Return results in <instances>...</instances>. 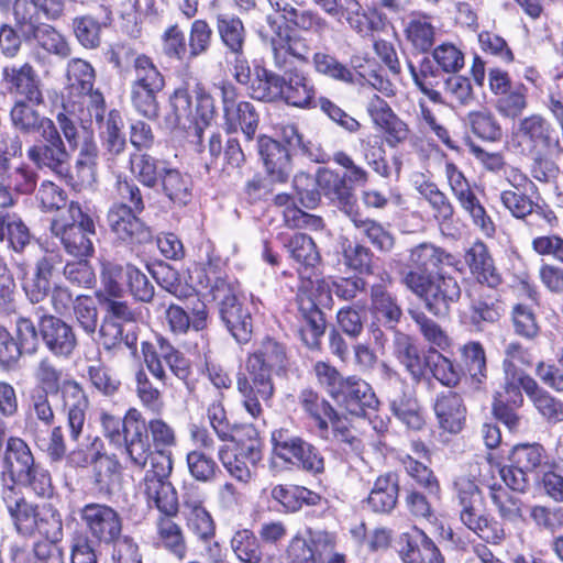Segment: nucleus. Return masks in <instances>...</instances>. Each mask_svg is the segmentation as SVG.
I'll list each match as a JSON object with an SVG mask.
<instances>
[{"label":"nucleus","instance_id":"nucleus-1","mask_svg":"<svg viewBox=\"0 0 563 563\" xmlns=\"http://www.w3.org/2000/svg\"><path fill=\"white\" fill-rule=\"evenodd\" d=\"M460 261L446 250L422 242L408 250L398 274L399 283L438 318L448 317L462 295L457 279L446 268L459 269Z\"/></svg>","mask_w":563,"mask_h":563},{"label":"nucleus","instance_id":"nucleus-2","mask_svg":"<svg viewBox=\"0 0 563 563\" xmlns=\"http://www.w3.org/2000/svg\"><path fill=\"white\" fill-rule=\"evenodd\" d=\"M34 104L16 101L11 111L12 125L24 134L37 132L40 139L26 151V157L38 169H47L60 178L69 175L70 154L59 136V123L40 114Z\"/></svg>","mask_w":563,"mask_h":563},{"label":"nucleus","instance_id":"nucleus-3","mask_svg":"<svg viewBox=\"0 0 563 563\" xmlns=\"http://www.w3.org/2000/svg\"><path fill=\"white\" fill-rule=\"evenodd\" d=\"M285 346L272 338L262 341L260 347L250 354L245 362V374H239L236 388L242 396L244 409L253 417L263 413V404H268L274 395L272 372L284 368Z\"/></svg>","mask_w":563,"mask_h":563},{"label":"nucleus","instance_id":"nucleus-4","mask_svg":"<svg viewBox=\"0 0 563 563\" xmlns=\"http://www.w3.org/2000/svg\"><path fill=\"white\" fill-rule=\"evenodd\" d=\"M35 377L43 385L44 388L42 390L47 393L60 390L69 435L73 441H77L82 433L89 408V398L86 391L74 379L64 380L60 385L62 372L48 357L40 361L35 371Z\"/></svg>","mask_w":563,"mask_h":563},{"label":"nucleus","instance_id":"nucleus-5","mask_svg":"<svg viewBox=\"0 0 563 563\" xmlns=\"http://www.w3.org/2000/svg\"><path fill=\"white\" fill-rule=\"evenodd\" d=\"M56 120L59 123V136L70 156L78 151L75 162L78 177L81 183L91 185L97 180L99 162V147L93 131L73 112L60 111L56 114Z\"/></svg>","mask_w":563,"mask_h":563},{"label":"nucleus","instance_id":"nucleus-6","mask_svg":"<svg viewBox=\"0 0 563 563\" xmlns=\"http://www.w3.org/2000/svg\"><path fill=\"white\" fill-rule=\"evenodd\" d=\"M454 494L460 506V519L481 539L499 543L506 533L499 522L482 510L483 497L474 477L462 474L454 481Z\"/></svg>","mask_w":563,"mask_h":563},{"label":"nucleus","instance_id":"nucleus-7","mask_svg":"<svg viewBox=\"0 0 563 563\" xmlns=\"http://www.w3.org/2000/svg\"><path fill=\"white\" fill-rule=\"evenodd\" d=\"M68 218H57L51 222V233L57 238L65 251L75 257H87L93 253L92 238L96 236L95 222L85 213L79 203L71 201L67 209Z\"/></svg>","mask_w":563,"mask_h":563},{"label":"nucleus","instance_id":"nucleus-8","mask_svg":"<svg viewBox=\"0 0 563 563\" xmlns=\"http://www.w3.org/2000/svg\"><path fill=\"white\" fill-rule=\"evenodd\" d=\"M273 453L287 464L318 475L324 472V457L312 443L283 426L272 431Z\"/></svg>","mask_w":563,"mask_h":563},{"label":"nucleus","instance_id":"nucleus-9","mask_svg":"<svg viewBox=\"0 0 563 563\" xmlns=\"http://www.w3.org/2000/svg\"><path fill=\"white\" fill-rule=\"evenodd\" d=\"M173 472V459L158 454L152 460V467L145 472L141 483L150 508H156L159 515H177L179 500L176 488L169 481Z\"/></svg>","mask_w":563,"mask_h":563},{"label":"nucleus","instance_id":"nucleus-10","mask_svg":"<svg viewBox=\"0 0 563 563\" xmlns=\"http://www.w3.org/2000/svg\"><path fill=\"white\" fill-rule=\"evenodd\" d=\"M170 112L166 115L165 122L169 129L192 130L197 137V144L202 145L203 126L213 114V100L209 95H200L198 108L202 109L201 122L196 120L192 111V101L187 88H177L170 96Z\"/></svg>","mask_w":563,"mask_h":563},{"label":"nucleus","instance_id":"nucleus-11","mask_svg":"<svg viewBox=\"0 0 563 563\" xmlns=\"http://www.w3.org/2000/svg\"><path fill=\"white\" fill-rule=\"evenodd\" d=\"M545 450L540 443H519L509 452V465L499 471L504 483L512 490L523 493L530 485L529 474L543 463Z\"/></svg>","mask_w":563,"mask_h":563},{"label":"nucleus","instance_id":"nucleus-12","mask_svg":"<svg viewBox=\"0 0 563 563\" xmlns=\"http://www.w3.org/2000/svg\"><path fill=\"white\" fill-rule=\"evenodd\" d=\"M79 517L89 534L85 538L91 542L92 549L95 543L110 545L122 536L123 522L120 514L106 504H87L80 508Z\"/></svg>","mask_w":563,"mask_h":563},{"label":"nucleus","instance_id":"nucleus-13","mask_svg":"<svg viewBox=\"0 0 563 563\" xmlns=\"http://www.w3.org/2000/svg\"><path fill=\"white\" fill-rule=\"evenodd\" d=\"M126 203L114 202L108 210L107 224L118 241L129 246H137L153 241L152 229L139 218Z\"/></svg>","mask_w":563,"mask_h":563},{"label":"nucleus","instance_id":"nucleus-14","mask_svg":"<svg viewBox=\"0 0 563 563\" xmlns=\"http://www.w3.org/2000/svg\"><path fill=\"white\" fill-rule=\"evenodd\" d=\"M508 179L512 188L501 191L500 200L514 217L518 219L530 217L529 224L534 219H543L550 227L558 223V218L552 210L534 203L525 192L526 186L530 184L525 175L512 170V179L510 177Z\"/></svg>","mask_w":563,"mask_h":563},{"label":"nucleus","instance_id":"nucleus-15","mask_svg":"<svg viewBox=\"0 0 563 563\" xmlns=\"http://www.w3.org/2000/svg\"><path fill=\"white\" fill-rule=\"evenodd\" d=\"M43 313L38 319V333L46 349L55 356L69 357L77 346V335L71 324L60 317Z\"/></svg>","mask_w":563,"mask_h":563},{"label":"nucleus","instance_id":"nucleus-16","mask_svg":"<svg viewBox=\"0 0 563 563\" xmlns=\"http://www.w3.org/2000/svg\"><path fill=\"white\" fill-rule=\"evenodd\" d=\"M181 515L188 530L201 541L216 534V523L205 507V499L197 487H187L181 494Z\"/></svg>","mask_w":563,"mask_h":563},{"label":"nucleus","instance_id":"nucleus-17","mask_svg":"<svg viewBox=\"0 0 563 563\" xmlns=\"http://www.w3.org/2000/svg\"><path fill=\"white\" fill-rule=\"evenodd\" d=\"M35 464L34 456L26 442L10 437L7 440L2 457L1 481L3 488H16L20 478H27L31 467Z\"/></svg>","mask_w":563,"mask_h":563},{"label":"nucleus","instance_id":"nucleus-18","mask_svg":"<svg viewBox=\"0 0 563 563\" xmlns=\"http://www.w3.org/2000/svg\"><path fill=\"white\" fill-rule=\"evenodd\" d=\"M334 401L355 417H364L367 410H376L379 405L372 386L356 375L346 376Z\"/></svg>","mask_w":563,"mask_h":563},{"label":"nucleus","instance_id":"nucleus-19","mask_svg":"<svg viewBox=\"0 0 563 563\" xmlns=\"http://www.w3.org/2000/svg\"><path fill=\"white\" fill-rule=\"evenodd\" d=\"M2 79L10 93L21 96L32 104L40 106L44 102L41 79L31 64L5 66Z\"/></svg>","mask_w":563,"mask_h":563},{"label":"nucleus","instance_id":"nucleus-20","mask_svg":"<svg viewBox=\"0 0 563 563\" xmlns=\"http://www.w3.org/2000/svg\"><path fill=\"white\" fill-rule=\"evenodd\" d=\"M518 133L523 141L530 144L532 150L563 153L555 129L540 114H531L520 120Z\"/></svg>","mask_w":563,"mask_h":563},{"label":"nucleus","instance_id":"nucleus-21","mask_svg":"<svg viewBox=\"0 0 563 563\" xmlns=\"http://www.w3.org/2000/svg\"><path fill=\"white\" fill-rule=\"evenodd\" d=\"M257 150L267 176L275 183H286L292 173L289 151L280 142L267 135L258 137Z\"/></svg>","mask_w":563,"mask_h":563},{"label":"nucleus","instance_id":"nucleus-22","mask_svg":"<svg viewBox=\"0 0 563 563\" xmlns=\"http://www.w3.org/2000/svg\"><path fill=\"white\" fill-rule=\"evenodd\" d=\"M283 70L284 84L282 100L296 108H316L317 89L308 74L297 67H286Z\"/></svg>","mask_w":563,"mask_h":563},{"label":"nucleus","instance_id":"nucleus-23","mask_svg":"<svg viewBox=\"0 0 563 563\" xmlns=\"http://www.w3.org/2000/svg\"><path fill=\"white\" fill-rule=\"evenodd\" d=\"M62 264V254L54 251H46L37 258L32 278L23 284L24 292L32 303H38L48 296L51 279Z\"/></svg>","mask_w":563,"mask_h":563},{"label":"nucleus","instance_id":"nucleus-24","mask_svg":"<svg viewBox=\"0 0 563 563\" xmlns=\"http://www.w3.org/2000/svg\"><path fill=\"white\" fill-rule=\"evenodd\" d=\"M220 318L228 331L240 344H246L252 339L253 318L249 308L238 298L230 296L219 306Z\"/></svg>","mask_w":563,"mask_h":563},{"label":"nucleus","instance_id":"nucleus-25","mask_svg":"<svg viewBox=\"0 0 563 563\" xmlns=\"http://www.w3.org/2000/svg\"><path fill=\"white\" fill-rule=\"evenodd\" d=\"M2 500L19 533L31 536L36 531L40 507L29 503L18 488H2Z\"/></svg>","mask_w":563,"mask_h":563},{"label":"nucleus","instance_id":"nucleus-26","mask_svg":"<svg viewBox=\"0 0 563 563\" xmlns=\"http://www.w3.org/2000/svg\"><path fill=\"white\" fill-rule=\"evenodd\" d=\"M434 412L441 429L450 433L462 431L466 419V407L461 395L455 391L438 395Z\"/></svg>","mask_w":563,"mask_h":563},{"label":"nucleus","instance_id":"nucleus-27","mask_svg":"<svg viewBox=\"0 0 563 563\" xmlns=\"http://www.w3.org/2000/svg\"><path fill=\"white\" fill-rule=\"evenodd\" d=\"M386 399L393 416L408 429L420 431L424 428L426 421L421 406L407 387L389 395Z\"/></svg>","mask_w":563,"mask_h":563},{"label":"nucleus","instance_id":"nucleus-28","mask_svg":"<svg viewBox=\"0 0 563 563\" xmlns=\"http://www.w3.org/2000/svg\"><path fill=\"white\" fill-rule=\"evenodd\" d=\"M159 191L175 207H186L192 199L194 181L189 174L168 166L158 181Z\"/></svg>","mask_w":563,"mask_h":563},{"label":"nucleus","instance_id":"nucleus-29","mask_svg":"<svg viewBox=\"0 0 563 563\" xmlns=\"http://www.w3.org/2000/svg\"><path fill=\"white\" fill-rule=\"evenodd\" d=\"M399 478L394 472L379 475L364 501L365 505L376 514L391 512L398 501Z\"/></svg>","mask_w":563,"mask_h":563},{"label":"nucleus","instance_id":"nucleus-30","mask_svg":"<svg viewBox=\"0 0 563 563\" xmlns=\"http://www.w3.org/2000/svg\"><path fill=\"white\" fill-rule=\"evenodd\" d=\"M394 354L416 383L421 382L426 377L428 355H421L418 346L409 335L399 331L395 333Z\"/></svg>","mask_w":563,"mask_h":563},{"label":"nucleus","instance_id":"nucleus-31","mask_svg":"<svg viewBox=\"0 0 563 563\" xmlns=\"http://www.w3.org/2000/svg\"><path fill=\"white\" fill-rule=\"evenodd\" d=\"M271 48L273 52L274 65L283 70L288 65V56H292L300 62L308 63L311 53L308 41L300 35H282L280 32L271 38Z\"/></svg>","mask_w":563,"mask_h":563},{"label":"nucleus","instance_id":"nucleus-32","mask_svg":"<svg viewBox=\"0 0 563 563\" xmlns=\"http://www.w3.org/2000/svg\"><path fill=\"white\" fill-rule=\"evenodd\" d=\"M299 311L302 324L298 329V335L308 349L318 350L325 332L324 314L310 299L301 302Z\"/></svg>","mask_w":563,"mask_h":563},{"label":"nucleus","instance_id":"nucleus-33","mask_svg":"<svg viewBox=\"0 0 563 563\" xmlns=\"http://www.w3.org/2000/svg\"><path fill=\"white\" fill-rule=\"evenodd\" d=\"M465 262L478 283L486 284L489 287L499 285L500 275L497 273L488 249L483 242H476L467 250Z\"/></svg>","mask_w":563,"mask_h":563},{"label":"nucleus","instance_id":"nucleus-34","mask_svg":"<svg viewBox=\"0 0 563 563\" xmlns=\"http://www.w3.org/2000/svg\"><path fill=\"white\" fill-rule=\"evenodd\" d=\"M104 12L101 20L91 14L76 16L73 29L78 42L86 48H97L101 43V32L112 23V11L109 7H100Z\"/></svg>","mask_w":563,"mask_h":563},{"label":"nucleus","instance_id":"nucleus-35","mask_svg":"<svg viewBox=\"0 0 563 563\" xmlns=\"http://www.w3.org/2000/svg\"><path fill=\"white\" fill-rule=\"evenodd\" d=\"M399 545V555L402 563H426L430 558L429 555L432 552L434 553L437 548L424 531L417 527L400 536Z\"/></svg>","mask_w":563,"mask_h":563},{"label":"nucleus","instance_id":"nucleus-36","mask_svg":"<svg viewBox=\"0 0 563 563\" xmlns=\"http://www.w3.org/2000/svg\"><path fill=\"white\" fill-rule=\"evenodd\" d=\"M253 80L250 86V95L253 99L264 102L282 100L283 75H278L262 65L254 67Z\"/></svg>","mask_w":563,"mask_h":563},{"label":"nucleus","instance_id":"nucleus-37","mask_svg":"<svg viewBox=\"0 0 563 563\" xmlns=\"http://www.w3.org/2000/svg\"><path fill=\"white\" fill-rule=\"evenodd\" d=\"M299 402L305 412L316 422L318 435L329 439L328 418L336 410L324 397L312 389H303L299 395Z\"/></svg>","mask_w":563,"mask_h":563},{"label":"nucleus","instance_id":"nucleus-38","mask_svg":"<svg viewBox=\"0 0 563 563\" xmlns=\"http://www.w3.org/2000/svg\"><path fill=\"white\" fill-rule=\"evenodd\" d=\"M31 232L20 216L0 210V242L7 241L9 249L22 253L31 244Z\"/></svg>","mask_w":563,"mask_h":563},{"label":"nucleus","instance_id":"nucleus-39","mask_svg":"<svg viewBox=\"0 0 563 563\" xmlns=\"http://www.w3.org/2000/svg\"><path fill=\"white\" fill-rule=\"evenodd\" d=\"M224 120L227 132L234 133L241 130L250 143L256 133L260 115L251 102L239 101L238 106L224 113Z\"/></svg>","mask_w":563,"mask_h":563},{"label":"nucleus","instance_id":"nucleus-40","mask_svg":"<svg viewBox=\"0 0 563 563\" xmlns=\"http://www.w3.org/2000/svg\"><path fill=\"white\" fill-rule=\"evenodd\" d=\"M176 515H159L156 519L158 543L177 559L185 558L187 544L181 527L173 520Z\"/></svg>","mask_w":563,"mask_h":563},{"label":"nucleus","instance_id":"nucleus-41","mask_svg":"<svg viewBox=\"0 0 563 563\" xmlns=\"http://www.w3.org/2000/svg\"><path fill=\"white\" fill-rule=\"evenodd\" d=\"M216 29L222 44L230 53L243 54L246 31L239 16L230 13L217 14Z\"/></svg>","mask_w":563,"mask_h":563},{"label":"nucleus","instance_id":"nucleus-42","mask_svg":"<svg viewBox=\"0 0 563 563\" xmlns=\"http://www.w3.org/2000/svg\"><path fill=\"white\" fill-rule=\"evenodd\" d=\"M371 307L373 314L382 319L390 329H394L402 317L397 297L378 284L371 288Z\"/></svg>","mask_w":563,"mask_h":563},{"label":"nucleus","instance_id":"nucleus-43","mask_svg":"<svg viewBox=\"0 0 563 563\" xmlns=\"http://www.w3.org/2000/svg\"><path fill=\"white\" fill-rule=\"evenodd\" d=\"M26 43L35 42L45 52L59 58H67L71 54V47L66 37L54 26L42 23L35 30L23 37Z\"/></svg>","mask_w":563,"mask_h":563},{"label":"nucleus","instance_id":"nucleus-44","mask_svg":"<svg viewBox=\"0 0 563 563\" xmlns=\"http://www.w3.org/2000/svg\"><path fill=\"white\" fill-rule=\"evenodd\" d=\"M327 14L345 19L354 31H364L365 11L357 0H311Z\"/></svg>","mask_w":563,"mask_h":563},{"label":"nucleus","instance_id":"nucleus-45","mask_svg":"<svg viewBox=\"0 0 563 563\" xmlns=\"http://www.w3.org/2000/svg\"><path fill=\"white\" fill-rule=\"evenodd\" d=\"M320 190L332 200H338L340 208L350 214L354 209V196L352 189L345 184V177L330 170L318 174Z\"/></svg>","mask_w":563,"mask_h":563},{"label":"nucleus","instance_id":"nucleus-46","mask_svg":"<svg viewBox=\"0 0 563 563\" xmlns=\"http://www.w3.org/2000/svg\"><path fill=\"white\" fill-rule=\"evenodd\" d=\"M100 137L109 158H115L121 155L125 147L126 141L122 133L123 120L118 110L109 111L103 122H99Z\"/></svg>","mask_w":563,"mask_h":563},{"label":"nucleus","instance_id":"nucleus-47","mask_svg":"<svg viewBox=\"0 0 563 563\" xmlns=\"http://www.w3.org/2000/svg\"><path fill=\"white\" fill-rule=\"evenodd\" d=\"M27 430L36 446L46 453L52 462H60L65 459L67 446L60 426L54 427L49 433L45 434L36 422L30 421L27 423Z\"/></svg>","mask_w":563,"mask_h":563},{"label":"nucleus","instance_id":"nucleus-48","mask_svg":"<svg viewBox=\"0 0 563 563\" xmlns=\"http://www.w3.org/2000/svg\"><path fill=\"white\" fill-rule=\"evenodd\" d=\"M131 173L145 187L154 189L158 186L163 169L169 166L147 153H134L130 155Z\"/></svg>","mask_w":563,"mask_h":563},{"label":"nucleus","instance_id":"nucleus-49","mask_svg":"<svg viewBox=\"0 0 563 563\" xmlns=\"http://www.w3.org/2000/svg\"><path fill=\"white\" fill-rule=\"evenodd\" d=\"M311 64L314 71L323 77L346 85L355 84V73L353 69L328 52L319 51L313 53Z\"/></svg>","mask_w":563,"mask_h":563},{"label":"nucleus","instance_id":"nucleus-50","mask_svg":"<svg viewBox=\"0 0 563 563\" xmlns=\"http://www.w3.org/2000/svg\"><path fill=\"white\" fill-rule=\"evenodd\" d=\"M349 217L355 228L358 229L379 252L388 253L394 249V235L380 223L368 218H363L361 213L354 210L349 214Z\"/></svg>","mask_w":563,"mask_h":563},{"label":"nucleus","instance_id":"nucleus-51","mask_svg":"<svg viewBox=\"0 0 563 563\" xmlns=\"http://www.w3.org/2000/svg\"><path fill=\"white\" fill-rule=\"evenodd\" d=\"M527 384V397L537 411L549 422L563 421V401L539 386L537 380L534 384Z\"/></svg>","mask_w":563,"mask_h":563},{"label":"nucleus","instance_id":"nucleus-52","mask_svg":"<svg viewBox=\"0 0 563 563\" xmlns=\"http://www.w3.org/2000/svg\"><path fill=\"white\" fill-rule=\"evenodd\" d=\"M416 188L420 196L429 202L437 220L442 222L452 220L454 207L437 184L422 178L421 181L416 180Z\"/></svg>","mask_w":563,"mask_h":563},{"label":"nucleus","instance_id":"nucleus-53","mask_svg":"<svg viewBox=\"0 0 563 563\" xmlns=\"http://www.w3.org/2000/svg\"><path fill=\"white\" fill-rule=\"evenodd\" d=\"M231 550L240 563H261L263 551L257 537L250 529L234 532L230 541Z\"/></svg>","mask_w":563,"mask_h":563},{"label":"nucleus","instance_id":"nucleus-54","mask_svg":"<svg viewBox=\"0 0 563 563\" xmlns=\"http://www.w3.org/2000/svg\"><path fill=\"white\" fill-rule=\"evenodd\" d=\"M95 69L81 59L73 58L67 63L66 79L70 93L78 95L90 91L95 84Z\"/></svg>","mask_w":563,"mask_h":563},{"label":"nucleus","instance_id":"nucleus-55","mask_svg":"<svg viewBox=\"0 0 563 563\" xmlns=\"http://www.w3.org/2000/svg\"><path fill=\"white\" fill-rule=\"evenodd\" d=\"M71 311L77 327L92 336L99 327V310L95 299L88 295L76 296Z\"/></svg>","mask_w":563,"mask_h":563},{"label":"nucleus","instance_id":"nucleus-56","mask_svg":"<svg viewBox=\"0 0 563 563\" xmlns=\"http://www.w3.org/2000/svg\"><path fill=\"white\" fill-rule=\"evenodd\" d=\"M406 37L419 52H428L434 44L435 29L428 16H413L405 29Z\"/></svg>","mask_w":563,"mask_h":563},{"label":"nucleus","instance_id":"nucleus-57","mask_svg":"<svg viewBox=\"0 0 563 563\" xmlns=\"http://www.w3.org/2000/svg\"><path fill=\"white\" fill-rule=\"evenodd\" d=\"M222 400L223 394L218 391L213 401L208 406V419L221 441H233L235 440V432H240V428L230 423Z\"/></svg>","mask_w":563,"mask_h":563},{"label":"nucleus","instance_id":"nucleus-58","mask_svg":"<svg viewBox=\"0 0 563 563\" xmlns=\"http://www.w3.org/2000/svg\"><path fill=\"white\" fill-rule=\"evenodd\" d=\"M285 246L290 256L306 268L314 267L321 260L313 240L306 234H295Z\"/></svg>","mask_w":563,"mask_h":563},{"label":"nucleus","instance_id":"nucleus-59","mask_svg":"<svg viewBox=\"0 0 563 563\" xmlns=\"http://www.w3.org/2000/svg\"><path fill=\"white\" fill-rule=\"evenodd\" d=\"M164 87L131 86L130 98L139 114L147 119H156L159 113L157 95Z\"/></svg>","mask_w":563,"mask_h":563},{"label":"nucleus","instance_id":"nucleus-60","mask_svg":"<svg viewBox=\"0 0 563 563\" xmlns=\"http://www.w3.org/2000/svg\"><path fill=\"white\" fill-rule=\"evenodd\" d=\"M467 123L472 132L484 141L495 142L503 136L500 124L488 110L470 112L467 114Z\"/></svg>","mask_w":563,"mask_h":563},{"label":"nucleus","instance_id":"nucleus-61","mask_svg":"<svg viewBox=\"0 0 563 563\" xmlns=\"http://www.w3.org/2000/svg\"><path fill=\"white\" fill-rule=\"evenodd\" d=\"M442 385L454 387L461 379V371L459 366L439 352H429L427 369Z\"/></svg>","mask_w":563,"mask_h":563},{"label":"nucleus","instance_id":"nucleus-62","mask_svg":"<svg viewBox=\"0 0 563 563\" xmlns=\"http://www.w3.org/2000/svg\"><path fill=\"white\" fill-rule=\"evenodd\" d=\"M12 563H64L63 552L56 544L40 542L33 551V560L25 550L15 548L11 551Z\"/></svg>","mask_w":563,"mask_h":563},{"label":"nucleus","instance_id":"nucleus-63","mask_svg":"<svg viewBox=\"0 0 563 563\" xmlns=\"http://www.w3.org/2000/svg\"><path fill=\"white\" fill-rule=\"evenodd\" d=\"M133 80L131 86L164 87L165 79L151 57L141 54L133 64Z\"/></svg>","mask_w":563,"mask_h":563},{"label":"nucleus","instance_id":"nucleus-64","mask_svg":"<svg viewBox=\"0 0 563 563\" xmlns=\"http://www.w3.org/2000/svg\"><path fill=\"white\" fill-rule=\"evenodd\" d=\"M186 460L190 475L200 483L213 482L220 472L217 462L202 451L189 452Z\"/></svg>","mask_w":563,"mask_h":563}]
</instances>
